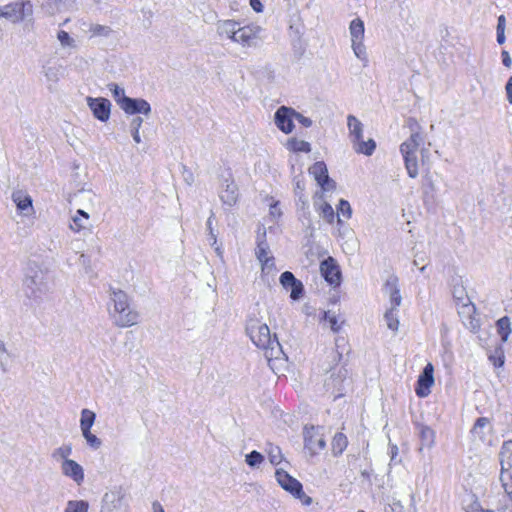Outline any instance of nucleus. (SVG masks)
I'll use <instances>...</instances> for the list:
<instances>
[{"instance_id":"31","label":"nucleus","mask_w":512,"mask_h":512,"mask_svg":"<svg viewBox=\"0 0 512 512\" xmlns=\"http://www.w3.org/2000/svg\"><path fill=\"white\" fill-rule=\"evenodd\" d=\"M419 435L422 446L431 448L435 442V432L428 426H420Z\"/></svg>"},{"instance_id":"28","label":"nucleus","mask_w":512,"mask_h":512,"mask_svg":"<svg viewBox=\"0 0 512 512\" xmlns=\"http://www.w3.org/2000/svg\"><path fill=\"white\" fill-rule=\"evenodd\" d=\"M352 144L355 152L367 156L372 155L376 148V143L373 139H368L367 141H364L363 138H361V140L355 141Z\"/></svg>"},{"instance_id":"6","label":"nucleus","mask_w":512,"mask_h":512,"mask_svg":"<svg viewBox=\"0 0 512 512\" xmlns=\"http://www.w3.org/2000/svg\"><path fill=\"white\" fill-rule=\"evenodd\" d=\"M32 14L33 4L30 0H17L0 6V18H5L12 23H19Z\"/></svg>"},{"instance_id":"16","label":"nucleus","mask_w":512,"mask_h":512,"mask_svg":"<svg viewBox=\"0 0 512 512\" xmlns=\"http://www.w3.org/2000/svg\"><path fill=\"white\" fill-rule=\"evenodd\" d=\"M309 172L323 190H330L335 187V182L329 178L327 166L324 162L318 161L314 163Z\"/></svg>"},{"instance_id":"62","label":"nucleus","mask_w":512,"mask_h":512,"mask_svg":"<svg viewBox=\"0 0 512 512\" xmlns=\"http://www.w3.org/2000/svg\"><path fill=\"white\" fill-rule=\"evenodd\" d=\"M505 32L497 31V42L502 45L505 42Z\"/></svg>"},{"instance_id":"53","label":"nucleus","mask_w":512,"mask_h":512,"mask_svg":"<svg viewBox=\"0 0 512 512\" xmlns=\"http://www.w3.org/2000/svg\"><path fill=\"white\" fill-rule=\"evenodd\" d=\"M501 55H502L503 65L506 66V67H510L511 64H512V60H511V57H510L508 51L503 50Z\"/></svg>"},{"instance_id":"56","label":"nucleus","mask_w":512,"mask_h":512,"mask_svg":"<svg viewBox=\"0 0 512 512\" xmlns=\"http://www.w3.org/2000/svg\"><path fill=\"white\" fill-rule=\"evenodd\" d=\"M407 124H408V126H409V128H410L412 133L415 132V131H418L419 125H418V123H417V121L415 119L409 118L407 120Z\"/></svg>"},{"instance_id":"49","label":"nucleus","mask_w":512,"mask_h":512,"mask_svg":"<svg viewBox=\"0 0 512 512\" xmlns=\"http://www.w3.org/2000/svg\"><path fill=\"white\" fill-rule=\"evenodd\" d=\"M294 119H296L304 127H310L312 125V120L310 118L305 117L304 115L296 112L295 110H294Z\"/></svg>"},{"instance_id":"17","label":"nucleus","mask_w":512,"mask_h":512,"mask_svg":"<svg viewBox=\"0 0 512 512\" xmlns=\"http://www.w3.org/2000/svg\"><path fill=\"white\" fill-rule=\"evenodd\" d=\"M121 109L127 114H143L148 116L151 113L150 104L142 98H124L122 99Z\"/></svg>"},{"instance_id":"29","label":"nucleus","mask_w":512,"mask_h":512,"mask_svg":"<svg viewBox=\"0 0 512 512\" xmlns=\"http://www.w3.org/2000/svg\"><path fill=\"white\" fill-rule=\"evenodd\" d=\"M96 414L89 410V409H83L81 411V417H80V429L81 432H85L87 430H91L92 426L95 423Z\"/></svg>"},{"instance_id":"39","label":"nucleus","mask_w":512,"mask_h":512,"mask_svg":"<svg viewBox=\"0 0 512 512\" xmlns=\"http://www.w3.org/2000/svg\"><path fill=\"white\" fill-rule=\"evenodd\" d=\"M490 421L486 417H480L476 420L474 423V426L472 428V434L474 436L479 437L480 439H483L485 436V433L483 432V429L486 428L489 425Z\"/></svg>"},{"instance_id":"36","label":"nucleus","mask_w":512,"mask_h":512,"mask_svg":"<svg viewBox=\"0 0 512 512\" xmlns=\"http://www.w3.org/2000/svg\"><path fill=\"white\" fill-rule=\"evenodd\" d=\"M89 503L84 500H69L64 512H88Z\"/></svg>"},{"instance_id":"13","label":"nucleus","mask_w":512,"mask_h":512,"mask_svg":"<svg viewBox=\"0 0 512 512\" xmlns=\"http://www.w3.org/2000/svg\"><path fill=\"white\" fill-rule=\"evenodd\" d=\"M294 109L281 106L274 115V121L278 129L283 133L289 134L293 131Z\"/></svg>"},{"instance_id":"50","label":"nucleus","mask_w":512,"mask_h":512,"mask_svg":"<svg viewBox=\"0 0 512 512\" xmlns=\"http://www.w3.org/2000/svg\"><path fill=\"white\" fill-rule=\"evenodd\" d=\"M453 296L455 299L459 301H464L467 299L465 289L463 287H455L453 290Z\"/></svg>"},{"instance_id":"61","label":"nucleus","mask_w":512,"mask_h":512,"mask_svg":"<svg viewBox=\"0 0 512 512\" xmlns=\"http://www.w3.org/2000/svg\"><path fill=\"white\" fill-rule=\"evenodd\" d=\"M152 508H153V512H165L162 505L157 501H155L152 504Z\"/></svg>"},{"instance_id":"24","label":"nucleus","mask_w":512,"mask_h":512,"mask_svg":"<svg viewBox=\"0 0 512 512\" xmlns=\"http://www.w3.org/2000/svg\"><path fill=\"white\" fill-rule=\"evenodd\" d=\"M347 125L349 129V137L351 142L361 140L363 138V124L355 116L347 117Z\"/></svg>"},{"instance_id":"40","label":"nucleus","mask_w":512,"mask_h":512,"mask_svg":"<svg viewBox=\"0 0 512 512\" xmlns=\"http://www.w3.org/2000/svg\"><path fill=\"white\" fill-rule=\"evenodd\" d=\"M89 32L92 37H95V36L108 37L112 33V29L106 25L91 24L89 27Z\"/></svg>"},{"instance_id":"21","label":"nucleus","mask_w":512,"mask_h":512,"mask_svg":"<svg viewBox=\"0 0 512 512\" xmlns=\"http://www.w3.org/2000/svg\"><path fill=\"white\" fill-rule=\"evenodd\" d=\"M12 200L15 203L18 211L25 216L31 215L34 212L31 196L22 190H16L12 193Z\"/></svg>"},{"instance_id":"20","label":"nucleus","mask_w":512,"mask_h":512,"mask_svg":"<svg viewBox=\"0 0 512 512\" xmlns=\"http://www.w3.org/2000/svg\"><path fill=\"white\" fill-rule=\"evenodd\" d=\"M346 376L347 371L343 368H340L336 375L333 373L328 379L325 380L324 386L326 387L327 391L332 389L331 394L335 399L343 395V384L346 380Z\"/></svg>"},{"instance_id":"14","label":"nucleus","mask_w":512,"mask_h":512,"mask_svg":"<svg viewBox=\"0 0 512 512\" xmlns=\"http://www.w3.org/2000/svg\"><path fill=\"white\" fill-rule=\"evenodd\" d=\"M434 367L431 363H428L417 380L416 394L423 398L430 394V388L434 384Z\"/></svg>"},{"instance_id":"34","label":"nucleus","mask_w":512,"mask_h":512,"mask_svg":"<svg viewBox=\"0 0 512 512\" xmlns=\"http://www.w3.org/2000/svg\"><path fill=\"white\" fill-rule=\"evenodd\" d=\"M496 325H497V330L501 337V340L503 342H506L511 333L510 318L507 316H504L497 321Z\"/></svg>"},{"instance_id":"22","label":"nucleus","mask_w":512,"mask_h":512,"mask_svg":"<svg viewBox=\"0 0 512 512\" xmlns=\"http://www.w3.org/2000/svg\"><path fill=\"white\" fill-rule=\"evenodd\" d=\"M221 201L228 206L236 204L238 199V188L232 179H225L220 191Z\"/></svg>"},{"instance_id":"12","label":"nucleus","mask_w":512,"mask_h":512,"mask_svg":"<svg viewBox=\"0 0 512 512\" xmlns=\"http://www.w3.org/2000/svg\"><path fill=\"white\" fill-rule=\"evenodd\" d=\"M320 271L324 279L331 285H339L341 272L339 265L333 257H328L320 264Z\"/></svg>"},{"instance_id":"23","label":"nucleus","mask_w":512,"mask_h":512,"mask_svg":"<svg viewBox=\"0 0 512 512\" xmlns=\"http://www.w3.org/2000/svg\"><path fill=\"white\" fill-rule=\"evenodd\" d=\"M239 24L233 20H225L219 22L217 26V32L220 36H226L231 39L233 42L236 39V34L239 30Z\"/></svg>"},{"instance_id":"9","label":"nucleus","mask_w":512,"mask_h":512,"mask_svg":"<svg viewBox=\"0 0 512 512\" xmlns=\"http://www.w3.org/2000/svg\"><path fill=\"white\" fill-rule=\"evenodd\" d=\"M500 481L504 489L512 481V441L505 442L500 451Z\"/></svg>"},{"instance_id":"2","label":"nucleus","mask_w":512,"mask_h":512,"mask_svg":"<svg viewBox=\"0 0 512 512\" xmlns=\"http://www.w3.org/2000/svg\"><path fill=\"white\" fill-rule=\"evenodd\" d=\"M110 315L115 325L125 328L131 327L138 322V312L131 310L127 294L121 289L110 288Z\"/></svg>"},{"instance_id":"47","label":"nucleus","mask_w":512,"mask_h":512,"mask_svg":"<svg viewBox=\"0 0 512 512\" xmlns=\"http://www.w3.org/2000/svg\"><path fill=\"white\" fill-rule=\"evenodd\" d=\"M337 210V216L344 217L345 219H350L352 216L351 205L344 199L340 200Z\"/></svg>"},{"instance_id":"18","label":"nucleus","mask_w":512,"mask_h":512,"mask_svg":"<svg viewBox=\"0 0 512 512\" xmlns=\"http://www.w3.org/2000/svg\"><path fill=\"white\" fill-rule=\"evenodd\" d=\"M305 447L312 453L316 454L323 450L326 446L324 438L315 430L314 427L305 429L304 432Z\"/></svg>"},{"instance_id":"27","label":"nucleus","mask_w":512,"mask_h":512,"mask_svg":"<svg viewBox=\"0 0 512 512\" xmlns=\"http://www.w3.org/2000/svg\"><path fill=\"white\" fill-rule=\"evenodd\" d=\"M121 498L115 492L105 493L102 500V509L100 512H111L119 507Z\"/></svg>"},{"instance_id":"54","label":"nucleus","mask_w":512,"mask_h":512,"mask_svg":"<svg viewBox=\"0 0 512 512\" xmlns=\"http://www.w3.org/2000/svg\"><path fill=\"white\" fill-rule=\"evenodd\" d=\"M505 89H506L507 99H508L509 103L512 104V76L508 79Z\"/></svg>"},{"instance_id":"37","label":"nucleus","mask_w":512,"mask_h":512,"mask_svg":"<svg viewBox=\"0 0 512 512\" xmlns=\"http://www.w3.org/2000/svg\"><path fill=\"white\" fill-rule=\"evenodd\" d=\"M267 446L268 448L266 449V452L268 453L270 463L272 465L280 464L283 459L281 449L271 443H268Z\"/></svg>"},{"instance_id":"51","label":"nucleus","mask_w":512,"mask_h":512,"mask_svg":"<svg viewBox=\"0 0 512 512\" xmlns=\"http://www.w3.org/2000/svg\"><path fill=\"white\" fill-rule=\"evenodd\" d=\"M425 193L428 192H434L435 191V184L430 176H425Z\"/></svg>"},{"instance_id":"8","label":"nucleus","mask_w":512,"mask_h":512,"mask_svg":"<svg viewBox=\"0 0 512 512\" xmlns=\"http://www.w3.org/2000/svg\"><path fill=\"white\" fill-rule=\"evenodd\" d=\"M270 254V247L266 241V230L264 227H259L257 231L255 256L261 264V270L263 273H270L275 269V259Z\"/></svg>"},{"instance_id":"4","label":"nucleus","mask_w":512,"mask_h":512,"mask_svg":"<svg viewBox=\"0 0 512 512\" xmlns=\"http://www.w3.org/2000/svg\"><path fill=\"white\" fill-rule=\"evenodd\" d=\"M423 143V135L419 131H415L400 145V152L404 158L405 168L411 178H416L419 174L416 152Z\"/></svg>"},{"instance_id":"7","label":"nucleus","mask_w":512,"mask_h":512,"mask_svg":"<svg viewBox=\"0 0 512 512\" xmlns=\"http://www.w3.org/2000/svg\"><path fill=\"white\" fill-rule=\"evenodd\" d=\"M349 32L351 36V47L354 55L363 62L364 66L368 63V56L364 40V22L360 18H355L350 22Z\"/></svg>"},{"instance_id":"58","label":"nucleus","mask_w":512,"mask_h":512,"mask_svg":"<svg viewBox=\"0 0 512 512\" xmlns=\"http://www.w3.org/2000/svg\"><path fill=\"white\" fill-rule=\"evenodd\" d=\"M207 228L209 230V234H210L211 239H213V241L215 243L216 242V236L213 233V229H212V215L209 217V219L207 221Z\"/></svg>"},{"instance_id":"3","label":"nucleus","mask_w":512,"mask_h":512,"mask_svg":"<svg viewBox=\"0 0 512 512\" xmlns=\"http://www.w3.org/2000/svg\"><path fill=\"white\" fill-rule=\"evenodd\" d=\"M25 295L34 300L40 299L47 291L45 273L36 263H28L23 279Z\"/></svg>"},{"instance_id":"46","label":"nucleus","mask_w":512,"mask_h":512,"mask_svg":"<svg viewBox=\"0 0 512 512\" xmlns=\"http://www.w3.org/2000/svg\"><path fill=\"white\" fill-rule=\"evenodd\" d=\"M320 216L323 219H325L328 223H332L334 221L335 213H334L332 206L329 203L324 202L321 204Z\"/></svg>"},{"instance_id":"1","label":"nucleus","mask_w":512,"mask_h":512,"mask_svg":"<svg viewBox=\"0 0 512 512\" xmlns=\"http://www.w3.org/2000/svg\"><path fill=\"white\" fill-rule=\"evenodd\" d=\"M245 330L251 341L264 350L269 362L285 356L276 334L272 335L268 325L257 317L250 316L247 319Z\"/></svg>"},{"instance_id":"63","label":"nucleus","mask_w":512,"mask_h":512,"mask_svg":"<svg viewBox=\"0 0 512 512\" xmlns=\"http://www.w3.org/2000/svg\"><path fill=\"white\" fill-rule=\"evenodd\" d=\"M425 261V257L421 256L419 257L417 254L415 255V259L413 261V264L415 266L419 265L421 262H424Z\"/></svg>"},{"instance_id":"52","label":"nucleus","mask_w":512,"mask_h":512,"mask_svg":"<svg viewBox=\"0 0 512 512\" xmlns=\"http://www.w3.org/2000/svg\"><path fill=\"white\" fill-rule=\"evenodd\" d=\"M505 27H506V18H505L504 15H500L498 17L496 30L497 31H501V32H505Z\"/></svg>"},{"instance_id":"43","label":"nucleus","mask_w":512,"mask_h":512,"mask_svg":"<svg viewBox=\"0 0 512 512\" xmlns=\"http://www.w3.org/2000/svg\"><path fill=\"white\" fill-rule=\"evenodd\" d=\"M82 436L86 440L87 444L94 450H97L101 447L102 441L96 435L91 433V430H87L85 432H81Z\"/></svg>"},{"instance_id":"48","label":"nucleus","mask_w":512,"mask_h":512,"mask_svg":"<svg viewBox=\"0 0 512 512\" xmlns=\"http://www.w3.org/2000/svg\"><path fill=\"white\" fill-rule=\"evenodd\" d=\"M57 38L58 40L60 41L61 45L62 46H68V47H73L74 46V39H72L70 37V35L64 31V30H60L57 34Z\"/></svg>"},{"instance_id":"45","label":"nucleus","mask_w":512,"mask_h":512,"mask_svg":"<svg viewBox=\"0 0 512 512\" xmlns=\"http://www.w3.org/2000/svg\"><path fill=\"white\" fill-rule=\"evenodd\" d=\"M323 319L329 323L333 332H338L341 328V324L343 323V321L339 322L338 317L330 311L324 312Z\"/></svg>"},{"instance_id":"26","label":"nucleus","mask_w":512,"mask_h":512,"mask_svg":"<svg viewBox=\"0 0 512 512\" xmlns=\"http://www.w3.org/2000/svg\"><path fill=\"white\" fill-rule=\"evenodd\" d=\"M396 282H397V278L392 277L386 282V285H385L386 288L389 290V294H390V303H391L390 308H394V310H398V307L400 306L401 301H402L400 291L397 288Z\"/></svg>"},{"instance_id":"59","label":"nucleus","mask_w":512,"mask_h":512,"mask_svg":"<svg viewBox=\"0 0 512 512\" xmlns=\"http://www.w3.org/2000/svg\"><path fill=\"white\" fill-rule=\"evenodd\" d=\"M397 455H398V447H397V445L391 444L390 445L391 460L393 461L396 458Z\"/></svg>"},{"instance_id":"25","label":"nucleus","mask_w":512,"mask_h":512,"mask_svg":"<svg viewBox=\"0 0 512 512\" xmlns=\"http://www.w3.org/2000/svg\"><path fill=\"white\" fill-rule=\"evenodd\" d=\"M69 227L74 232L88 229L90 227L89 215L84 210L78 209L76 215L72 217V223Z\"/></svg>"},{"instance_id":"41","label":"nucleus","mask_w":512,"mask_h":512,"mask_svg":"<svg viewBox=\"0 0 512 512\" xmlns=\"http://www.w3.org/2000/svg\"><path fill=\"white\" fill-rule=\"evenodd\" d=\"M143 123V119L141 117H134L131 122H130V132H131V135L133 137V140L136 142V143H140L141 142V137H140V133H139V130H140V127Z\"/></svg>"},{"instance_id":"44","label":"nucleus","mask_w":512,"mask_h":512,"mask_svg":"<svg viewBox=\"0 0 512 512\" xmlns=\"http://www.w3.org/2000/svg\"><path fill=\"white\" fill-rule=\"evenodd\" d=\"M245 461L250 467H258L264 461V456L254 450L246 455Z\"/></svg>"},{"instance_id":"19","label":"nucleus","mask_w":512,"mask_h":512,"mask_svg":"<svg viewBox=\"0 0 512 512\" xmlns=\"http://www.w3.org/2000/svg\"><path fill=\"white\" fill-rule=\"evenodd\" d=\"M61 472L64 476L72 479L77 485L84 481V469L74 460L62 461Z\"/></svg>"},{"instance_id":"32","label":"nucleus","mask_w":512,"mask_h":512,"mask_svg":"<svg viewBox=\"0 0 512 512\" xmlns=\"http://www.w3.org/2000/svg\"><path fill=\"white\" fill-rule=\"evenodd\" d=\"M384 320L388 329L396 333L399 329V319H398V310H394V308H389L384 314Z\"/></svg>"},{"instance_id":"42","label":"nucleus","mask_w":512,"mask_h":512,"mask_svg":"<svg viewBox=\"0 0 512 512\" xmlns=\"http://www.w3.org/2000/svg\"><path fill=\"white\" fill-rule=\"evenodd\" d=\"M108 87H109V90L111 91V93H112V95L114 97V100L116 101V103L121 108L122 104H123L122 99L128 98V96L125 95L124 89L119 87L115 83L109 84Z\"/></svg>"},{"instance_id":"33","label":"nucleus","mask_w":512,"mask_h":512,"mask_svg":"<svg viewBox=\"0 0 512 512\" xmlns=\"http://www.w3.org/2000/svg\"><path fill=\"white\" fill-rule=\"evenodd\" d=\"M72 454V446L70 444H63L62 446L53 450L51 457L55 461H69V456Z\"/></svg>"},{"instance_id":"55","label":"nucleus","mask_w":512,"mask_h":512,"mask_svg":"<svg viewBox=\"0 0 512 512\" xmlns=\"http://www.w3.org/2000/svg\"><path fill=\"white\" fill-rule=\"evenodd\" d=\"M250 5L255 12L259 13L263 11V5L261 4L260 0H250Z\"/></svg>"},{"instance_id":"35","label":"nucleus","mask_w":512,"mask_h":512,"mask_svg":"<svg viewBox=\"0 0 512 512\" xmlns=\"http://www.w3.org/2000/svg\"><path fill=\"white\" fill-rule=\"evenodd\" d=\"M348 444L347 437L342 433H337L332 441V451L334 455H340L346 449Z\"/></svg>"},{"instance_id":"38","label":"nucleus","mask_w":512,"mask_h":512,"mask_svg":"<svg viewBox=\"0 0 512 512\" xmlns=\"http://www.w3.org/2000/svg\"><path fill=\"white\" fill-rule=\"evenodd\" d=\"M61 66H44L43 73L46 77V80L49 82H57L60 79L61 74Z\"/></svg>"},{"instance_id":"11","label":"nucleus","mask_w":512,"mask_h":512,"mask_svg":"<svg viewBox=\"0 0 512 512\" xmlns=\"http://www.w3.org/2000/svg\"><path fill=\"white\" fill-rule=\"evenodd\" d=\"M87 105L92 111L94 117L101 122H106L110 117L111 103L106 98H86Z\"/></svg>"},{"instance_id":"64","label":"nucleus","mask_w":512,"mask_h":512,"mask_svg":"<svg viewBox=\"0 0 512 512\" xmlns=\"http://www.w3.org/2000/svg\"><path fill=\"white\" fill-rule=\"evenodd\" d=\"M504 490L509 495V497L512 501V481L508 483L507 489H504Z\"/></svg>"},{"instance_id":"57","label":"nucleus","mask_w":512,"mask_h":512,"mask_svg":"<svg viewBox=\"0 0 512 512\" xmlns=\"http://www.w3.org/2000/svg\"><path fill=\"white\" fill-rule=\"evenodd\" d=\"M296 149L298 151L309 152L310 151V144L308 142H305V141H300L299 145H298V147Z\"/></svg>"},{"instance_id":"10","label":"nucleus","mask_w":512,"mask_h":512,"mask_svg":"<svg viewBox=\"0 0 512 512\" xmlns=\"http://www.w3.org/2000/svg\"><path fill=\"white\" fill-rule=\"evenodd\" d=\"M261 31V27L256 25L240 27L234 42L243 47H256L259 44Z\"/></svg>"},{"instance_id":"5","label":"nucleus","mask_w":512,"mask_h":512,"mask_svg":"<svg viewBox=\"0 0 512 512\" xmlns=\"http://www.w3.org/2000/svg\"><path fill=\"white\" fill-rule=\"evenodd\" d=\"M275 477L278 484L286 492L291 494L295 499H298L303 505L309 506L312 503V498L305 494L302 484L288 472L283 469H277Z\"/></svg>"},{"instance_id":"15","label":"nucleus","mask_w":512,"mask_h":512,"mask_svg":"<svg viewBox=\"0 0 512 512\" xmlns=\"http://www.w3.org/2000/svg\"><path fill=\"white\" fill-rule=\"evenodd\" d=\"M280 283L285 289H290L292 300H299L303 296L304 286L302 282L295 278L292 272L285 271L280 276Z\"/></svg>"},{"instance_id":"30","label":"nucleus","mask_w":512,"mask_h":512,"mask_svg":"<svg viewBox=\"0 0 512 512\" xmlns=\"http://www.w3.org/2000/svg\"><path fill=\"white\" fill-rule=\"evenodd\" d=\"M11 353L8 351L5 342L0 339V373L6 374L9 372V359Z\"/></svg>"},{"instance_id":"60","label":"nucleus","mask_w":512,"mask_h":512,"mask_svg":"<svg viewBox=\"0 0 512 512\" xmlns=\"http://www.w3.org/2000/svg\"><path fill=\"white\" fill-rule=\"evenodd\" d=\"M270 214H271L272 216H274V217H275V216H280L281 212H280V210L278 209V207H277V205H276V204H274V205H271V206H270Z\"/></svg>"}]
</instances>
